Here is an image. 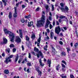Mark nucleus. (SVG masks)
<instances>
[{
	"label": "nucleus",
	"mask_w": 78,
	"mask_h": 78,
	"mask_svg": "<svg viewBox=\"0 0 78 78\" xmlns=\"http://www.w3.org/2000/svg\"><path fill=\"white\" fill-rule=\"evenodd\" d=\"M17 8H15V12L13 13V17L16 18L17 17Z\"/></svg>",
	"instance_id": "nucleus-9"
},
{
	"label": "nucleus",
	"mask_w": 78,
	"mask_h": 78,
	"mask_svg": "<svg viewBox=\"0 0 78 78\" xmlns=\"http://www.w3.org/2000/svg\"><path fill=\"white\" fill-rule=\"evenodd\" d=\"M26 41H29L30 40V38H29L28 36H26Z\"/></svg>",
	"instance_id": "nucleus-35"
},
{
	"label": "nucleus",
	"mask_w": 78,
	"mask_h": 78,
	"mask_svg": "<svg viewBox=\"0 0 78 78\" xmlns=\"http://www.w3.org/2000/svg\"><path fill=\"white\" fill-rule=\"evenodd\" d=\"M13 56H14L13 55H11L9 57L6 58H5V60L4 61V62L6 63V64H8V63H9V62H11L12 60L11 59H11V58H12Z\"/></svg>",
	"instance_id": "nucleus-2"
},
{
	"label": "nucleus",
	"mask_w": 78,
	"mask_h": 78,
	"mask_svg": "<svg viewBox=\"0 0 78 78\" xmlns=\"http://www.w3.org/2000/svg\"><path fill=\"white\" fill-rule=\"evenodd\" d=\"M49 20H51V16H50L49 17Z\"/></svg>",
	"instance_id": "nucleus-56"
},
{
	"label": "nucleus",
	"mask_w": 78,
	"mask_h": 78,
	"mask_svg": "<svg viewBox=\"0 0 78 78\" xmlns=\"http://www.w3.org/2000/svg\"><path fill=\"white\" fill-rule=\"evenodd\" d=\"M60 5L62 7H63L64 5H65L64 3H60Z\"/></svg>",
	"instance_id": "nucleus-37"
},
{
	"label": "nucleus",
	"mask_w": 78,
	"mask_h": 78,
	"mask_svg": "<svg viewBox=\"0 0 78 78\" xmlns=\"http://www.w3.org/2000/svg\"><path fill=\"white\" fill-rule=\"evenodd\" d=\"M31 17V15H29L28 16H25V18L26 19H30Z\"/></svg>",
	"instance_id": "nucleus-24"
},
{
	"label": "nucleus",
	"mask_w": 78,
	"mask_h": 78,
	"mask_svg": "<svg viewBox=\"0 0 78 78\" xmlns=\"http://www.w3.org/2000/svg\"><path fill=\"white\" fill-rule=\"evenodd\" d=\"M16 49L15 48H14L12 49V51L13 53H14L16 52Z\"/></svg>",
	"instance_id": "nucleus-44"
},
{
	"label": "nucleus",
	"mask_w": 78,
	"mask_h": 78,
	"mask_svg": "<svg viewBox=\"0 0 78 78\" xmlns=\"http://www.w3.org/2000/svg\"><path fill=\"white\" fill-rule=\"evenodd\" d=\"M55 32L56 34H59V33L61 32V28L59 27V26L56 27L55 29Z\"/></svg>",
	"instance_id": "nucleus-3"
},
{
	"label": "nucleus",
	"mask_w": 78,
	"mask_h": 78,
	"mask_svg": "<svg viewBox=\"0 0 78 78\" xmlns=\"http://www.w3.org/2000/svg\"><path fill=\"white\" fill-rule=\"evenodd\" d=\"M69 11V8L67 6H66L64 10V12L66 13V11Z\"/></svg>",
	"instance_id": "nucleus-14"
},
{
	"label": "nucleus",
	"mask_w": 78,
	"mask_h": 78,
	"mask_svg": "<svg viewBox=\"0 0 78 78\" xmlns=\"http://www.w3.org/2000/svg\"><path fill=\"white\" fill-rule=\"evenodd\" d=\"M19 3H18L16 4V6H19Z\"/></svg>",
	"instance_id": "nucleus-63"
},
{
	"label": "nucleus",
	"mask_w": 78,
	"mask_h": 78,
	"mask_svg": "<svg viewBox=\"0 0 78 78\" xmlns=\"http://www.w3.org/2000/svg\"><path fill=\"white\" fill-rule=\"evenodd\" d=\"M47 33H49L50 32V30L48 29H47L46 30Z\"/></svg>",
	"instance_id": "nucleus-57"
},
{
	"label": "nucleus",
	"mask_w": 78,
	"mask_h": 78,
	"mask_svg": "<svg viewBox=\"0 0 78 78\" xmlns=\"http://www.w3.org/2000/svg\"><path fill=\"white\" fill-rule=\"evenodd\" d=\"M62 56H65V55H66V53L64 52H62Z\"/></svg>",
	"instance_id": "nucleus-42"
},
{
	"label": "nucleus",
	"mask_w": 78,
	"mask_h": 78,
	"mask_svg": "<svg viewBox=\"0 0 78 78\" xmlns=\"http://www.w3.org/2000/svg\"><path fill=\"white\" fill-rule=\"evenodd\" d=\"M45 7L46 9H48V5H45Z\"/></svg>",
	"instance_id": "nucleus-43"
},
{
	"label": "nucleus",
	"mask_w": 78,
	"mask_h": 78,
	"mask_svg": "<svg viewBox=\"0 0 78 78\" xmlns=\"http://www.w3.org/2000/svg\"><path fill=\"white\" fill-rule=\"evenodd\" d=\"M34 50L36 52H38L39 51V49L37 48H34Z\"/></svg>",
	"instance_id": "nucleus-25"
},
{
	"label": "nucleus",
	"mask_w": 78,
	"mask_h": 78,
	"mask_svg": "<svg viewBox=\"0 0 78 78\" xmlns=\"http://www.w3.org/2000/svg\"><path fill=\"white\" fill-rule=\"evenodd\" d=\"M13 78H19V76L16 77V76H14Z\"/></svg>",
	"instance_id": "nucleus-59"
},
{
	"label": "nucleus",
	"mask_w": 78,
	"mask_h": 78,
	"mask_svg": "<svg viewBox=\"0 0 78 78\" xmlns=\"http://www.w3.org/2000/svg\"><path fill=\"white\" fill-rule=\"evenodd\" d=\"M64 74H63L61 75V77L62 78H66L67 76H63Z\"/></svg>",
	"instance_id": "nucleus-31"
},
{
	"label": "nucleus",
	"mask_w": 78,
	"mask_h": 78,
	"mask_svg": "<svg viewBox=\"0 0 78 78\" xmlns=\"http://www.w3.org/2000/svg\"><path fill=\"white\" fill-rule=\"evenodd\" d=\"M31 54H30V53H29V56H28L29 58H31Z\"/></svg>",
	"instance_id": "nucleus-48"
},
{
	"label": "nucleus",
	"mask_w": 78,
	"mask_h": 78,
	"mask_svg": "<svg viewBox=\"0 0 78 78\" xmlns=\"http://www.w3.org/2000/svg\"><path fill=\"white\" fill-rule=\"evenodd\" d=\"M22 6L23 8H25V7H26V6L24 5H22Z\"/></svg>",
	"instance_id": "nucleus-51"
},
{
	"label": "nucleus",
	"mask_w": 78,
	"mask_h": 78,
	"mask_svg": "<svg viewBox=\"0 0 78 78\" xmlns=\"http://www.w3.org/2000/svg\"><path fill=\"white\" fill-rule=\"evenodd\" d=\"M21 22H22V23H24L25 22V19L23 18H22L21 20Z\"/></svg>",
	"instance_id": "nucleus-32"
},
{
	"label": "nucleus",
	"mask_w": 78,
	"mask_h": 78,
	"mask_svg": "<svg viewBox=\"0 0 78 78\" xmlns=\"http://www.w3.org/2000/svg\"><path fill=\"white\" fill-rule=\"evenodd\" d=\"M39 55L40 56H41V57L42 58H44V55H43V54H42V53H41V51H39V53H38L37 55V58H39Z\"/></svg>",
	"instance_id": "nucleus-6"
},
{
	"label": "nucleus",
	"mask_w": 78,
	"mask_h": 78,
	"mask_svg": "<svg viewBox=\"0 0 78 78\" xmlns=\"http://www.w3.org/2000/svg\"><path fill=\"white\" fill-rule=\"evenodd\" d=\"M52 53L53 55H55L56 53V51L55 50V49L54 48H53Z\"/></svg>",
	"instance_id": "nucleus-13"
},
{
	"label": "nucleus",
	"mask_w": 78,
	"mask_h": 78,
	"mask_svg": "<svg viewBox=\"0 0 78 78\" xmlns=\"http://www.w3.org/2000/svg\"><path fill=\"white\" fill-rule=\"evenodd\" d=\"M39 62L41 66H44V65L42 62V60L41 59L39 60Z\"/></svg>",
	"instance_id": "nucleus-15"
},
{
	"label": "nucleus",
	"mask_w": 78,
	"mask_h": 78,
	"mask_svg": "<svg viewBox=\"0 0 78 78\" xmlns=\"http://www.w3.org/2000/svg\"><path fill=\"white\" fill-rule=\"evenodd\" d=\"M78 43H76L75 44H74V47H75V48H76V47L78 46Z\"/></svg>",
	"instance_id": "nucleus-40"
},
{
	"label": "nucleus",
	"mask_w": 78,
	"mask_h": 78,
	"mask_svg": "<svg viewBox=\"0 0 78 78\" xmlns=\"http://www.w3.org/2000/svg\"><path fill=\"white\" fill-rule=\"evenodd\" d=\"M18 58H19V56H18V55L16 56L15 59V61L16 62L17 61V60H18Z\"/></svg>",
	"instance_id": "nucleus-23"
},
{
	"label": "nucleus",
	"mask_w": 78,
	"mask_h": 78,
	"mask_svg": "<svg viewBox=\"0 0 78 78\" xmlns=\"http://www.w3.org/2000/svg\"><path fill=\"white\" fill-rule=\"evenodd\" d=\"M2 2L4 3V6H6V2L5 0H2Z\"/></svg>",
	"instance_id": "nucleus-26"
},
{
	"label": "nucleus",
	"mask_w": 78,
	"mask_h": 78,
	"mask_svg": "<svg viewBox=\"0 0 78 78\" xmlns=\"http://www.w3.org/2000/svg\"><path fill=\"white\" fill-rule=\"evenodd\" d=\"M51 38L52 39L53 38V36H54V34L53 32L51 31L50 32Z\"/></svg>",
	"instance_id": "nucleus-19"
},
{
	"label": "nucleus",
	"mask_w": 78,
	"mask_h": 78,
	"mask_svg": "<svg viewBox=\"0 0 78 78\" xmlns=\"http://www.w3.org/2000/svg\"><path fill=\"white\" fill-rule=\"evenodd\" d=\"M3 43L5 44H7V42H8L7 39L5 38H3Z\"/></svg>",
	"instance_id": "nucleus-12"
},
{
	"label": "nucleus",
	"mask_w": 78,
	"mask_h": 78,
	"mask_svg": "<svg viewBox=\"0 0 78 78\" xmlns=\"http://www.w3.org/2000/svg\"><path fill=\"white\" fill-rule=\"evenodd\" d=\"M53 26L51 25V24H50L49 25V27H50V29L51 30V29H52L53 28Z\"/></svg>",
	"instance_id": "nucleus-36"
},
{
	"label": "nucleus",
	"mask_w": 78,
	"mask_h": 78,
	"mask_svg": "<svg viewBox=\"0 0 78 78\" xmlns=\"http://www.w3.org/2000/svg\"><path fill=\"white\" fill-rule=\"evenodd\" d=\"M62 63H64V64H65V65H67V63H66V62L64 60H62Z\"/></svg>",
	"instance_id": "nucleus-38"
},
{
	"label": "nucleus",
	"mask_w": 78,
	"mask_h": 78,
	"mask_svg": "<svg viewBox=\"0 0 78 78\" xmlns=\"http://www.w3.org/2000/svg\"><path fill=\"white\" fill-rule=\"evenodd\" d=\"M56 23L58 25H59V22L58 21H56Z\"/></svg>",
	"instance_id": "nucleus-61"
},
{
	"label": "nucleus",
	"mask_w": 78,
	"mask_h": 78,
	"mask_svg": "<svg viewBox=\"0 0 78 78\" xmlns=\"http://www.w3.org/2000/svg\"><path fill=\"white\" fill-rule=\"evenodd\" d=\"M26 71L28 73H29L30 72V69H28Z\"/></svg>",
	"instance_id": "nucleus-58"
},
{
	"label": "nucleus",
	"mask_w": 78,
	"mask_h": 78,
	"mask_svg": "<svg viewBox=\"0 0 78 78\" xmlns=\"http://www.w3.org/2000/svg\"><path fill=\"white\" fill-rule=\"evenodd\" d=\"M51 60H50V59H48L47 61V63L48 64V66L49 67H50L51 65Z\"/></svg>",
	"instance_id": "nucleus-11"
},
{
	"label": "nucleus",
	"mask_w": 78,
	"mask_h": 78,
	"mask_svg": "<svg viewBox=\"0 0 78 78\" xmlns=\"http://www.w3.org/2000/svg\"><path fill=\"white\" fill-rule=\"evenodd\" d=\"M12 13H11V12H9V17L10 19H11L12 17Z\"/></svg>",
	"instance_id": "nucleus-17"
},
{
	"label": "nucleus",
	"mask_w": 78,
	"mask_h": 78,
	"mask_svg": "<svg viewBox=\"0 0 78 78\" xmlns=\"http://www.w3.org/2000/svg\"><path fill=\"white\" fill-rule=\"evenodd\" d=\"M27 66H31V63L28 62L27 63Z\"/></svg>",
	"instance_id": "nucleus-30"
},
{
	"label": "nucleus",
	"mask_w": 78,
	"mask_h": 78,
	"mask_svg": "<svg viewBox=\"0 0 78 78\" xmlns=\"http://www.w3.org/2000/svg\"><path fill=\"white\" fill-rule=\"evenodd\" d=\"M2 56L4 57L5 56V53H2Z\"/></svg>",
	"instance_id": "nucleus-64"
},
{
	"label": "nucleus",
	"mask_w": 78,
	"mask_h": 78,
	"mask_svg": "<svg viewBox=\"0 0 78 78\" xmlns=\"http://www.w3.org/2000/svg\"><path fill=\"white\" fill-rule=\"evenodd\" d=\"M31 38H32V39H34L35 38V35L34 34H33L31 36Z\"/></svg>",
	"instance_id": "nucleus-20"
},
{
	"label": "nucleus",
	"mask_w": 78,
	"mask_h": 78,
	"mask_svg": "<svg viewBox=\"0 0 78 78\" xmlns=\"http://www.w3.org/2000/svg\"><path fill=\"white\" fill-rule=\"evenodd\" d=\"M61 10H62V12H64V9L63 8H61Z\"/></svg>",
	"instance_id": "nucleus-49"
},
{
	"label": "nucleus",
	"mask_w": 78,
	"mask_h": 78,
	"mask_svg": "<svg viewBox=\"0 0 78 78\" xmlns=\"http://www.w3.org/2000/svg\"><path fill=\"white\" fill-rule=\"evenodd\" d=\"M28 27H31L32 25H33V23L32 22H31L30 23V22H28Z\"/></svg>",
	"instance_id": "nucleus-16"
},
{
	"label": "nucleus",
	"mask_w": 78,
	"mask_h": 78,
	"mask_svg": "<svg viewBox=\"0 0 78 78\" xmlns=\"http://www.w3.org/2000/svg\"><path fill=\"white\" fill-rule=\"evenodd\" d=\"M51 6H52V11H54V9L55 8H54V5H52Z\"/></svg>",
	"instance_id": "nucleus-41"
},
{
	"label": "nucleus",
	"mask_w": 78,
	"mask_h": 78,
	"mask_svg": "<svg viewBox=\"0 0 78 78\" xmlns=\"http://www.w3.org/2000/svg\"><path fill=\"white\" fill-rule=\"evenodd\" d=\"M70 76V78H75V77H74V76H73V74H71Z\"/></svg>",
	"instance_id": "nucleus-46"
},
{
	"label": "nucleus",
	"mask_w": 78,
	"mask_h": 78,
	"mask_svg": "<svg viewBox=\"0 0 78 78\" xmlns=\"http://www.w3.org/2000/svg\"><path fill=\"white\" fill-rule=\"evenodd\" d=\"M66 17L65 16H61L59 18L60 19H64V18H66Z\"/></svg>",
	"instance_id": "nucleus-27"
},
{
	"label": "nucleus",
	"mask_w": 78,
	"mask_h": 78,
	"mask_svg": "<svg viewBox=\"0 0 78 78\" xmlns=\"http://www.w3.org/2000/svg\"><path fill=\"white\" fill-rule=\"evenodd\" d=\"M59 68H60V65H58L56 66V70L58 71L59 70Z\"/></svg>",
	"instance_id": "nucleus-18"
},
{
	"label": "nucleus",
	"mask_w": 78,
	"mask_h": 78,
	"mask_svg": "<svg viewBox=\"0 0 78 78\" xmlns=\"http://www.w3.org/2000/svg\"><path fill=\"white\" fill-rule=\"evenodd\" d=\"M38 73H39V75H40V76H41V75H42V72L39 71L38 72Z\"/></svg>",
	"instance_id": "nucleus-34"
},
{
	"label": "nucleus",
	"mask_w": 78,
	"mask_h": 78,
	"mask_svg": "<svg viewBox=\"0 0 78 78\" xmlns=\"http://www.w3.org/2000/svg\"><path fill=\"white\" fill-rule=\"evenodd\" d=\"M39 10V7H37V9H36V11H38Z\"/></svg>",
	"instance_id": "nucleus-50"
},
{
	"label": "nucleus",
	"mask_w": 78,
	"mask_h": 78,
	"mask_svg": "<svg viewBox=\"0 0 78 78\" xmlns=\"http://www.w3.org/2000/svg\"><path fill=\"white\" fill-rule=\"evenodd\" d=\"M10 47H14V45L13 44H11L9 45Z\"/></svg>",
	"instance_id": "nucleus-39"
},
{
	"label": "nucleus",
	"mask_w": 78,
	"mask_h": 78,
	"mask_svg": "<svg viewBox=\"0 0 78 78\" xmlns=\"http://www.w3.org/2000/svg\"><path fill=\"white\" fill-rule=\"evenodd\" d=\"M19 31L20 33V37L21 38H22V37H23V35L22 34V30L20 29L19 30Z\"/></svg>",
	"instance_id": "nucleus-10"
},
{
	"label": "nucleus",
	"mask_w": 78,
	"mask_h": 78,
	"mask_svg": "<svg viewBox=\"0 0 78 78\" xmlns=\"http://www.w3.org/2000/svg\"><path fill=\"white\" fill-rule=\"evenodd\" d=\"M36 70L37 71V72L40 71V70H39V69L38 68H36Z\"/></svg>",
	"instance_id": "nucleus-60"
},
{
	"label": "nucleus",
	"mask_w": 78,
	"mask_h": 78,
	"mask_svg": "<svg viewBox=\"0 0 78 78\" xmlns=\"http://www.w3.org/2000/svg\"><path fill=\"white\" fill-rule=\"evenodd\" d=\"M64 68H62V71H63V72H65V69H64Z\"/></svg>",
	"instance_id": "nucleus-54"
},
{
	"label": "nucleus",
	"mask_w": 78,
	"mask_h": 78,
	"mask_svg": "<svg viewBox=\"0 0 78 78\" xmlns=\"http://www.w3.org/2000/svg\"><path fill=\"white\" fill-rule=\"evenodd\" d=\"M50 23V22L48 20V19H47L46 21V23L45 25V28H47L48 27V25H49V24Z\"/></svg>",
	"instance_id": "nucleus-7"
},
{
	"label": "nucleus",
	"mask_w": 78,
	"mask_h": 78,
	"mask_svg": "<svg viewBox=\"0 0 78 78\" xmlns=\"http://www.w3.org/2000/svg\"><path fill=\"white\" fill-rule=\"evenodd\" d=\"M59 43L61 45H63V43H62V42L61 41H59Z\"/></svg>",
	"instance_id": "nucleus-47"
},
{
	"label": "nucleus",
	"mask_w": 78,
	"mask_h": 78,
	"mask_svg": "<svg viewBox=\"0 0 78 78\" xmlns=\"http://www.w3.org/2000/svg\"><path fill=\"white\" fill-rule=\"evenodd\" d=\"M66 49L67 50V52L68 53L69 52V51H70V49L69 48H67Z\"/></svg>",
	"instance_id": "nucleus-33"
},
{
	"label": "nucleus",
	"mask_w": 78,
	"mask_h": 78,
	"mask_svg": "<svg viewBox=\"0 0 78 78\" xmlns=\"http://www.w3.org/2000/svg\"><path fill=\"white\" fill-rule=\"evenodd\" d=\"M4 72L5 74H8V73H9V70L7 69L5 70Z\"/></svg>",
	"instance_id": "nucleus-21"
},
{
	"label": "nucleus",
	"mask_w": 78,
	"mask_h": 78,
	"mask_svg": "<svg viewBox=\"0 0 78 78\" xmlns=\"http://www.w3.org/2000/svg\"><path fill=\"white\" fill-rule=\"evenodd\" d=\"M9 36H11L12 37V38L10 40L11 42H14V34L12 33V34H11V35H9Z\"/></svg>",
	"instance_id": "nucleus-8"
},
{
	"label": "nucleus",
	"mask_w": 78,
	"mask_h": 78,
	"mask_svg": "<svg viewBox=\"0 0 78 78\" xmlns=\"http://www.w3.org/2000/svg\"><path fill=\"white\" fill-rule=\"evenodd\" d=\"M4 31L5 34H9V36H11V34H12L13 33L9 31H8V30L6 29H4Z\"/></svg>",
	"instance_id": "nucleus-4"
},
{
	"label": "nucleus",
	"mask_w": 78,
	"mask_h": 78,
	"mask_svg": "<svg viewBox=\"0 0 78 78\" xmlns=\"http://www.w3.org/2000/svg\"><path fill=\"white\" fill-rule=\"evenodd\" d=\"M6 52H8V53H9V52H10V49L9 48H7L5 49Z\"/></svg>",
	"instance_id": "nucleus-22"
},
{
	"label": "nucleus",
	"mask_w": 78,
	"mask_h": 78,
	"mask_svg": "<svg viewBox=\"0 0 78 78\" xmlns=\"http://www.w3.org/2000/svg\"><path fill=\"white\" fill-rule=\"evenodd\" d=\"M16 42L17 43H19L21 42V39L19 36H17L16 37Z\"/></svg>",
	"instance_id": "nucleus-5"
},
{
	"label": "nucleus",
	"mask_w": 78,
	"mask_h": 78,
	"mask_svg": "<svg viewBox=\"0 0 78 78\" xmlns=\"http://www.w3.org/2000/svg\"><path fill=\"white\" fill-rule=\"evenodd\" d=\"M22 50L23 51L24 50V47H23V45H22Z\"/></svg>",
	"instance_id": "nucleus-53"
},
{
	"label": "nucleus",
	"mask_w": 78,
	"mask_h": 78,
	"mask_svg": "<svg viewBox=\"0 0 78 78\" xmlns=\"http://www.w3.org/2000/svg\"><path fill=\"white\" fill-rule=\"evenodd\" d=\"M62 67L63 68H66V66L64 65L63 64H62Z\"/></svg>",
	"instance_id": "nucleus-45"
},
{
	"label": "nucleus",
	"mask_w": 78,
	"mask_h": 78,
	"mask_svg": "<svg viewBox=\"0 0 78 78\" xmlns=\"http://www.w3.org/2000/svg\"><path fill=\"white\" fill-rule=\"evenodd\" d=\"M63 28H64V29L65 30H67V29L66 27H63Z\"/></svg>",
	"instance_id": "nucleus-55"
},
{
	"label": "nucleus",
	"mask_w": 78,
	"mask_h": 78,
	"mask_svg": "<svg viewBox=\"0 0 78 78\" xmlns=\"http://www.w3.org/2000/svg\"><path fill=\"white\" fill-rule=\"evenodd\" d=\"M22 70V67H20L19 68V71H20V70Z\"/></svg>",
	"instance_id": "nucleus-62"
},
{
	"label": "nucleus",
	"mask_w": 78,
	"mask_h": 78,
	"mask_svg": "<svg viewBox=\"0 0 78 78\" xmlns=\"http://www.w3.org/2000/svg\"><path fill=\"white\" fill-rule=\"evenodd\" d=\"M53 26H55V21H53Z\"/></svg>",
	"instance_id": "nucleus-52"
},
{
	"label": "nucleus",
	"mask_w": 78,
	"mask_h": 78,
	"mask_svg": "<svg viewBox=\"0 0 78 78\" xmlns=\"http://www.w3.org/2000/svg\"><path fill=\"white\" fill-rule=\"evenodd\" d=\"M45 17L44 15H42L41 18V20L37 21L36 24L37 27H41L43 25V24L45 22Z\"/></svg>",
	"instance_id": "nucleus-1"
},
{
	"label": "nucleus",
	"mask_w": 78,
	"mask_h": 78,
	"mask_svg": "<svg viewBox=\"0 0 78 78\" xmlns=\"http://www.w3.org/2000/svg\"><path fill=\"white\" fill-rule=\"evenodd\" d=\"M47 45H46V46L44 47V50H46V51L47 50Z\"/></svg>",
	"instance_id": "nucleus-28"
},
{
	"label": "nucleus",
	"mask_w": 78,
	"mask_h": 78,
	"mask_svg": "<svg viewBox=\"0 0 78 78\" xmlns=\"http://www.w3.org/2000/svg\"><path fill=\"white\" fill-rule=\"evenodd\" d=\"M41 37H40L37 40V42L39 43H40V42H41Z\"/></svg>",
	"instance_id": "nucleus-29"
}]
</instances>
